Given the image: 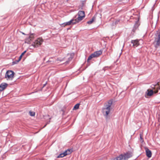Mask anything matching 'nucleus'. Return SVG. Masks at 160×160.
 <instances>
[{
	"label": "nucleus",
	"instance_id": "8",
	"mask_svg": "<svg viewBox=\"0 0 160 160\" xmlns=\"http://www.w3.org/2000/svg\"><path fill=\"white\" fill-rule=\"evenodd\" d=\"M43 41V40L42 38H38L32 44V46L35 48L38 47L42 44Z\"/></svg>",
	"mask_w": 160,
	"mask_h": 160
},
{
	"label": "nucleus",
	"instance_id": "18",
	"mask_svg": "<svg viewBox=\"0 0 160 160\" xmlns=\"http://www.w3.org/2000/svg\"><path fill=\"white\" fill-rule=\"evenodd\" d=\"M148 93H147V94H145V97L146 98H148V96H150V90L148 89L147 90Z\"/></svg>",
	"mask_w": 160,
	"mask_h": 160
},
{
	"label": "nucleus",
	"instance_id": "12",
	"mask_svg": "<svg viewBox=\"0 0 160 160\" xmlns=\"http://www.w3.org/2000/svg\"><path fill=\"white\" fill-rule=\"evenodd\" d=\"M8 84L6 83H2L0 85V91H2L8 87Z\"/></svg>",
	"mask_w": 160,
	"mask_h": 160
},
{
	"label": "nucleus",
	"instance_id": "14",
	"mask_svg": "<svg viewBox=\"0 0 160 160\" xmlns=\"http://www.w3.org/2000/svg\"><path fill=\"white\" fill-rule=\"evenodd\" d=\"M145 150L146 152L147 156L148 158H150V151L147 148H145Z\"/></svg>",
	"mask_w": 160,
	"mask_h": 160
},
{
	"label": "nucleus",
	"instance_id": "24",
	"mask_svg": "<svg viewBox=\"0 0 160 160\" xmlns=\"http://www.w3.org/2000/svg\"><path fill=\"white\" fill-rule=\"evenodd\" d=\"M47 124H46V125L43 127V128L45 127L47 125Z\"/></svg>",
	"mask_w": 160,
	"mask_h": 160
},
{
	"label": "nucleus",
	"instance_id": "4",
	"mask_svg": "<svg viewBox=\"0 0 160 160\" xmlns=\"http://www.w3.org/2000/svg\"><path fill=\"white\" fill-rule=\"evenodd\" d=\"M74 57V54L73 53H69L64 58L61 59H58V60L60 61H65L66 62H68L69 61L71 60Z\"/></svg>",
	"mask_w": 160,
	"mask_h": 160
},
{
	"label": "nucleus",
	"instance_id": "19",
	"mask_svg": "<svg viewBox=\"0 0 160 160\" xmlns=\"http://www.w3.org/2000/svg\"><path fill=\"white\" fill-rule=\"evenodd\" d=\"M80 104L79 103H77L76 104L74 107V109H78L79 108Z\"/></svg>",
	"mask_w": 160,
	"mask_h": 160
},
{
	"label": "nucleus",
	"instance_id": "10",
	"mask_svg": "<svg viewBox=\"0 0 160 160\" xmlns=\"http://www.w3.org/2000/svg\"><path fill=\"white\" fill-rule=\"evenodd\" d=\"M154 44L156 47L159 46L160 44V32L158 33V37L155 38Z\"/></svg>",
	"mask_w": 160,
	"mask_h": 160
},
{
	"label": "nucleus",
	"instance_id": "20",
	"mask_svg": "<svg viewBox=\"0 0 160 160\" xmlns=\"http://www.w3.org/2000/svg\"><path fill=\"white\" fill-rule=\"evenodd\" d=\"M29 113L30 116H34L35 115V112H32L31 111H30L29 112Z\"/></svg>",
	"mask_w": 160,
	"mask_h": 160
},
{
	"label": "nucleus",
	"instance_id": "3",
	"mask_svg": "<svg viewBox=\"0 0 160 160\" xmlns=\"http://www.w3.org/2000/svg\"><path fill=\"white\" fill-rule=\"evenodd\" d=\"M78 17L75 19L77 23L82 21L85 18V15L84 11H79L78 13Z\"/></svg>",
	"mask_w": 160,
	"mask_h": 160
},
{
	"label": "nucleus",
	"instance_id": "23",
	"mask_svg": "<svg viewBox=\"0 0 160 160\" xmlns=\"http://www.w3.org/2000/svg\"><path fill=\"white\" fill-rule=\"evenodd\" d=\"M26 52V51H24L23 52L22 54H21V55H22V56Z\"/></svg>",
	"mask_w": 160,
	"mask_h": 160
},
{
	"label": "nucleus",
	"instance_id": "7",
	"mask_svg": "<svg viewBox=\"0 0 160 160\" xmlns=\"http://www.w3.org/2000/svg\"><path fill=\"white\" fill-rule=\"evenodd\" d=\"M158 83L155 85H152V89H151V96H152L153 93H156L158 92V90L160 89V87Z\"/></svg>",
	"mask_w": 160,
	"mask_h": 160
},
{
	"label": "nucleus",
	"instance_id": "9",
	"mask_svg": "<svg viewBox=\"0 0 160 160\" xmlns=\"http://www.w3.org/2000/svg\"><path fill=\"white\" fill-rule=\"evenodd\" d=\"M72 152V150L71 149H67V150H66L63 153L59 154L57 158H63L68 155L70 154Z\"/></svg>",
	"mask_w": 160,
	"mask_h": 160
},
{
	"label": "nucleus",
	"instance_id": "11",
	"mask_svg": "<svg viewBox=\"0 0 160 160\" xmlns=\"http://www.w3.org/2000/svg\"><path fill=\"white\" fill-rule=\"evenodd\" d=\"M77 23V22L76 21V20L75 19H73L68 22L63 23L62 25L63 26L65 27L66 26L69 25L71 24H74Z\"/></svg>",
	"mask_w": 160,
	"mask_h": 160
},
{
	"label": "nucleus",
	"instance_id": "13",
	"mask_svg": "<svg viewBox=\"0 0 160 160\" xmlns=\"http://www.w3.org/2000/svg\"><path fill=\"white\" fill-rule=\"evenodd\" d=\"M131 43H133V46L135 47H137L139 44V41L138 40H132L131 41Z\"/></svg>",
	"mask_w": 160,
	"mask_h": 160
},
{
	"label": "nucleus",
	"instance_id": "2",
	"mask_svg": "<svg viewBox=\"0 0 160 160\" xmlns=\"http://www.w3.org/2000/svg\"><path fill=\"white\" fill-rule=\"evenodd\" d=\"M132 156L131 153L127 152L123 154H121L119 156L114 158L113 160H127Z\"/></svg>",
	"mask_w": 160,
	"mask_h": 160
},
{
	"label": "nucleus",
	"instance_id": "21",
	"mask_svg": "<svg viewBox=\"0 0 160 160\" xmlns=\"http://www.w3.org/2000/svg\"><path fill=\"white\" fill-rule=\"evenodd\" d=\"M34 34L32 33V34H30V35L29 36V38H30V39H31V40H32L34 38Z\"/></svg>",
	"mask_w": 160,
	"mask_h": 160
},
{
	"label": "nucleus",
	"instance_id": "15",
	"mask_svg": "<svg viewBox=\"0 0 160 160\" xmlns=\"http://www.w3.org/2000/svg\"><path fill=\"white\" fill-rule=\"evenodd\" d=\"M95 17H92V19L90 20V21H88L87 23L89 24H92L95 20Z\"/></svg>",
	"mask_w": 160,
	"mask_h": 160
},
{
	"label": "nucleus",
	"instance_id": "5",
	"mask_svg": "<svg viewBox=\"0 0 160 160\" xmlns=\"http://www.w3.org/2000/svg\"><path fill=\"white\" fill-rule=\"evenodd\" d=\"M14 72L11 70H9L7 72L5 77L7 80H12L14 77Z\"/></svg>",
	"mask_w": 160,
	"mask_h": 160
},
{
	"label": "nucleus",
	"instance_id": "22",
	"mask_svg": "<svg viewBox=\"0 0 160 160\" xmlns=\"http://www.w3.org/2000/svg\"><path fill=\"white\" fill-rule=\"evenodd\" d=\"M22 55H20V57L19 58L18 60V62H19L21 60V59H22Z\"/></svg>",
	"mask_w": 160,
	"mask_h": 160
},
{
	"label": "nucleus",
	"instance_id": "6",
	"mask_svg": "<svg viewBox=\"0 0 160 160\" xmlns=\"http://www.w3.org/2000/svg\"><path fill=\"white\" fill-rule=\"evenodd\" d=\"M102 51L99 50L91 54L88 58L87 61L88 62L89 60H91L92 58H96L99 57L100 55L102 54Z\"/></svg>",
	"mask_w": 160,
	"mask_h": 160
},
{
	"label": "nucleus",
	"instance_id": "17",
	"mask_svg": "<svg viewBox=\"0 0 160 160\" xmlns=\"http://www.w3.org/2000/svg\"><path fill=\"white\" fill-rule=\"evenodd\" d=\"M143 136L142 133L140 134V141L141 142H143V140L142 138Z\"/></svg>",
	"mask_w": 160,
	"mask_h": 160
},
{
	"label": "nucleus",
	"instance_id": "1",
	"mask_svg": "<svg viewBox=\"0 0 160 160\" xmlns=\"http://www.w3.org/2000/svg\"><path fill=\"white\" fill-rule=\"evenodd\" d=\"M112 104V101H109L105 106L104 108L102 109V112L104 116H107L109 113Z\"/></svg>",
	"mask_w": 160,
	"mask_h": 160
},
{
	"label": "nucleus",
	"instance_id": "16",
	"mask_svg": "<svg viewBox=\"0 0 160 160\" xmlns=\"http://www.w3.org/2000/svg\"><path fill=\"white\" fill-rule=\"evenodd\" d=\"M31 40H32L31 39L29 38V37L28 38H27L25 39V42L29 43Z\"/></svg>",
	"mask_w": 160,
	"mask_h": 160
},
{
	"label": "nucleus",
	"instance_id": "25",
	"mask_svg": "<svg viewBox=\"0 0 160 160\" xmlns=\"http://www.w3.org/2000/svg\"><path fill=\"white\" fill-rule=\"evenodd\" d=\"M150 154H151V152Z\"/></svg>",
	"mask_w": 160,
	"mask_h": 160
}]
</instances>
